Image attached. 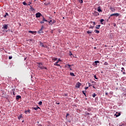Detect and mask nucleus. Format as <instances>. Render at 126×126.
Wrapping results in <instances>:
<instances>
[{"instance_id":"nucleus-1","label":"nucleus","mask_w":126,"mask_h":126,"mask_svg":"<svg viewBox=\"0 0 126 126\" xmlns=\"http://www.w3.org/2000/svg\"><path fill=\"white\" fill-rule=\"evenodd\" d=\"M37 63L38 64L37 66H38L39 68H41V69H44V68H45V69H47V68L46 67H44L43 66V63Z\"/></svg>"},{"instance_id":"nucleus-2","label":"nucleus","mask_w":126,"mask_h":126,"mask_svg":"<svg viewBox=\"0 0 126 126\" xmlns=\"http://www.w3.org/2000/svg\"><path fill=\"white\" fill-rule=\"evenodd\" d=\"M8 27V24H5L2 27V29H4V30H6Z\"/></svg>"},{"instance_id":"nucleus-3","label":"nucleus","mask_w":126,"mask_h":126,"mask_svg":"<svg viewBox=\"0 0 126 126\" xmlns=\"http://www.w3.org/2000/svg\"><path fill=\"white\" fill-rule=\"evenodd\" d=\"M35 16L36 18H39V17H41V16H42V14L40 12H38L36 13Z\"/></svg>"},{"instance_id":"nucleus-4","label":"nucleus","mask_w":126,"mask_h":126,"mask_svg":"<svg viewBox=\"0 0 126 126\" xmlns=\"http://www.w3.org/2000/svg\"><path fill=\"white\" fill-rule=\"evenodd\" d=\"M120 16V14L118 13L112 14L110 15V16Z\"/></svg>"},{"instance_id":"nucleus-5","label":"nucleus","mask_w":126,"mask_h":126,"mask_svg":"<svg viewBox=\"0 0 126 126\" xmlns=\"http://www.w3.org/2000/svg\"><path fill=\"white\" fill-rule=\"evenodd\" d=\"M44 29V26H42L41 28L40 29V30L38 31V33H44V32H43V29Z\"/></svg>"},{"instance_id":"nucleus-6","label":"nucleus","mask_w":126,"mask_h":126,"mask_svg":"<svg viewBox=\"0 0 126 126\" xmlns=\"http://www.w3.org/2000/svg\"><path fill=\"white\" fill-rule=\"evenodd\" d=\"M40 46H41V47H43V48H48L47 45H44V44L42 42L40 43Z\"/></svg>"},{"instance_id":"nucleus-7","label":"nucleus","mask_w":126,"mask_h":126,"mask_svg":"<svg viewBox=\"0 0 126 126\" xmlns=\"http://www.w3.org/2000/svg\"><path fill=\"white\" fill-rule=\"evenodd\" d=\"M80 86H81V83L79 82H78L76 85V87H77V88H79Z\"/></svg>"},{"instance_id":"nucleus-8","label":"nucleus","mask_w":126,"mask_h":126,"mask_svg":"<svg viewBox=\"0 0 126 126\" xmlns=\"http://www.w3.org/2000/svg\"><path fill=\"white\" fill-rule=\"evenodd\" d=\"M120 116H121V113L120 112H116L114 115V116H116V118H117V117H120Z\"/></svg>"},{"instance_id":"nucleus-9","label":"nucleus","mask_w":126,"mask_h":126,"mask_svg":"<svg viewBox=\"0 0 126 126\" xmlns=\"http://www.w3.org/2000/svg\"><path fill=\"white\" fill-rule=\"evenodd\" d=\"M94 16H98L99 15V13H98V12H94L93 13Z\"/></svg>"},{"instance_id":"nucleus-10","label":"nucleus","mask_w":126,"mask_h":126,"mask_svg":"<svg viewBox=\"0 0 126 126\" xmlns=\"http://www.w3.org/2000/svg\"><path fill=\"white\" fill-rule=\"evenodd\" d=\"M29 33H30L31 34H33V35H36V32H33V31H29Z\"/></svg>"},{"instance_id":"nucleus-11","label":"nucleus","mask_w":126,"mask_h":126,"mask_svg":"<svg viewBox=\"0 0 126 126\" xmlns=\"http://www.w3.org/2000/svg\"><path fill=\"white\" fill-rule=\"evenodd\" d=\"M110 9H111V11L114 12L116 10V9H115L114 7H110Z\"/></svg>"},{"instance_id":"nucleus-12","label":"nucleus","mask_w":126,"mask_h":126,"mask_svg":"<svg viewBox=\"0 0 126 126\" xmlns=\"http://www.w3.org/2000/svg\"><path fill=\"white\" fill-rule=\"evenodd\" d=\"M25 113L26 114V115H27V114H30V110H25Z\"/></svg>"},{"instance_id":"nucleus-13","label":"nucleus","mask_w":126,"mask_h":126,"mask_svg":"<svg viewBox=\"0 0 126 126\" xmlns=\"http://www.w3.org/2000/svg\"><path fill=\"white\" fill-rule=\"evenodd\" d=\"M90 23L93 24L94 27L95 26V25H96V23H95V22L91 21Z\"/></svg>"},{"instance_id":"nucleus-14","label":"nucleus","mask_w":126,"mask_h":126,"mask_svg":"<svg viewBox=\"0 0 126 126\" xmlns=\"http://www.w3.org/2000/svg\"><path fill=\"white\" fill-rule=\"evenodd\" d=\"M71 66V65L68 64H66L65 65V67H67V68H70Z\"/></svg>"},{"instance_id":"nucleus-15","label":"nucleus","mask_w":126,"mask_h":126,"mask_svg":"<svg viewBox=\"0 0 126 126\" xmlns=\"http://www.w3.org/2000/svg\"><path fill=\"white\" fill-rule=\"evenodd\" d=\"M97 11H98V12H102V9H101L100 6L97 7Z\"/></svg>"},{"instance_id":"nucleus-16","label":"nucleus","mask_w":126,"mask_h":126,"mask_svg":"<svg viewBox=\"0 0 126 126\" xmlns=\"http://www.w3.org/2000/svg\"><path fill=\"white\" fill-rule=\"evenodd\" d=\"M20 98H21V96L20 95H17L16 97V100H19Z\"/></svg>"},{"instance_id":"nucleus-17","label":"nucleus","mask_w":126,"mask_h":126,"mask_svg":"<svg viewBox=\"0 0 126 126\" xmlns=\"http://www.w3.org/2000/svg\"><path fill=\"white\" fill-rule=\"evenodd\" d=\"M58 63H59V61L54 63V65H57V66H60V65Z\"/></svg>"},{"instance_id":"nucleus-18","label":"nucleus","mask_w":126,"mask_h":126,"mask_svg":"<svg viewBox=\"0 0 126 126\" xmlns=\"http://www.w3.org/2000/svg\"><path fill=\"white\" fill-rule=\"evenodd\" d=\"M94 33H96V34H99V33H100V31L97 30H95L94 31Z\"/></svg>"},{"instance_id":"nucleus-19","label":"nucleus","mask_w":126,"mask_h":126,"mask_svg":"<svg viewBox=\"0 0 126 126\" xmlns=\"http://www.w3.org/2000/svg\"><path fill=\"white\" fill-rule=\"evenodd\" d=\"M32 109H33V110H35L36 111H37V110H38V109H40V107H39L38 106H37L36 107H32Z\"/></svg>"},{"instance_id":"nucleus-20","label":"nucleus","mask_w":126,"mask_h":126,"mask_svg":"<svg viewBox=\"0 0 126 126\" xmlns=\"http://www.w3.org/2000/svg\"><path fill=\"white\" fill-rule=\"evenodd\" d=\"M101 27V25H98L95 27L96 29H100V27Z\"/></svg>"},{"instance_id":"nucleus-21","label":"nucleus","mask_w":126,"mask_h":126,"mask_svg":"<svg viewBox=\"0 0 126 126\" xmlns=\"http://www.w3.org/2000/svg\"><path fill=\"white\" fill-rule=\"evenodd\" d=\"M30 9L32 10V11H34L35 10V9L33 8L32 6H30Z\"/></svg>"},{"instance_id":"nucleus-22","label":"nucleus","mask_w":126,"mask_h":126,"mask_svg":"<svg viewBox=\"0 0 126 126\" xmlns=\"http://www.w3.org/2000/svg\"><path fill=\"white\" fill-rule=\"evenodd\" d=\"M50 3H51V2H50V1H49V2H45V3H44V4H45V5H48V4H50Z\"/></svg>"},{"instance_id":"nucleus-23","label":"nucleus","mask_w":126,"mask_h":126,"mask_svg":"<svg viewBox=\"0 0 126 126\" xmlns=\"http://www.w3.org/2000/svg\"><path fill=\"white\" fill-rule=\"evenodd\" d=\"M100 24H102V25L104 24V23H103V22L104 21V19H101L100 20Z\"/></svg>"},{"instance_id":"nucleus-24","label":"nucleus","mask_w":126,"mask_h":126,"mask_svg":"<svg viewBox=\"0 0 126 126\" xmlns=\"http://www.w3.org/2000/svg\"><path fill=\"white\" fill-rule=\"evenodd\" d=\"M99 63V61H96L94 62V63L95 65H97V63Z\"/></svg>"},{"instance_id":"nucleus-25","label":"nucleus","mask_w":126,"mask_h":126,"mask_svg":"<svg viewBox=\"0 0 126 126\" xmlns=\"http://www.w3.org/2000/svg\"><path fill=\"white\" fill-rule=\"evenodd\" d=\"M87 33L88 34H91V33H92V31H88L87 32Z\"/></svg>"},{"instance_id":"nucleus-26","label":"nucleus","mask_w":126,"mask_h":126,"mask_svg":"<svg viewBox=\"0 0 126 126\" xmlns=\"http://www.w3.org/2000/svg\"><path fill=\"white\" fill-rule=\"evenodd\" d=\"M70 75H71V76H75V75H74V73H70Z\"/></svg>"},{"instance_id":"nucleus-27","label":"nucleus","mask_w":126,"mask_h":126,"mask_svg":"<svg viewBox=\"0 0 126 126\" xmlns=\"http://www.w3.org/2000/svg\"><path fill=\"white\" fill-rule=\"evenodd\" d=\"M6 16H8V13H5V14L4 16V17H6Z\"/></svg>"},{"instance_id":"nucleus-28","label":"nucleus","mask_w":126,"mask_h":126,"mask_svg":"<svg viewBox=\"0 0 126 126\" xmlns=\"http://www.w3.org/2000/svg\"><path fill=\"white\" fill-rule=\"evenodd\" d=\"M23 4H24V5H28L27 3H26V2L25 1L23 2Z\"/></svg>"},{"instance_id":"nucleus-29","label":"nucleus","mask_w":126,"mask_h":126,"mask_svg":"<svg viewBox=\"0 0 126 126\" xmlns=\"http://www.w3.org/2000/svg\"><path fill=\"white\" fill-rule=\"evenodd\" d=\"M43 21H45L46 22H47L48 21L47 20H46V19H45V18H44V17H43Z\"/></svg>"},{"instance_id":"nucleus-30","label":"nucleus","mask_w":126,"mask_h":126,"mask_svg":"<svg viewBox=\"0 0 126 126\" xmlns=\"http://www.w3.org/2000/svg\"><path fill=\"white\" fill-rule=\"evenodd\" d=\"M21 118H22V115H20L18 117V120H20V119H21Z\"/></svg>"},{"instance_id":"nucleus-31","label":"nucleus","mask_w":126,"mask_h":126,"mask_svg":"<svg viewBox=\"0 0 126 126\" xmlns=\"http://www.w3.org/2000/svg\"><path fill=\"white\" fill-rule=\"evenodd\" d=\"M79 1L80 3H83V0H78Z\"/></svg>"},{"instance_id":"nucleus-32","label":"nucleus","mask_w":126,"mask_h":126,"mask_svg":"<svg viewBox=\"0 0 126 126\" xmlns=\"http://www.w3.org/2000/svg\"><path fill=\"white\" fill-rule=\"evenodd\" d=\"M57 60H58V58H53L52 59V61H53V62H55V61H57Z\"/></svg>"},{"instance_id":"nucleus-33","label":"nucleus","mask_w":126,"mask_h":126,"mask_svg":"<svg viewBox=\"0 0 126 126\" xmlns=\"http://www.w3.org/2000/svg\"><path fill=\"white\" fill-rule=\"evenodd\" d=\"M51 23L52 24H54V23H56V20H53L52 22Z\"/></svg>"},{"instance_id":"nucleus-34","label":"nucleus","mask_w":126,"mask_h":126,"mask_svg":"<svg viewBox=\"0 0 126 126\" xmlns=\"http://www.w3.org/2000/svg\"><path fill=\"white\" fill-rule=\"evenodd\" d=\"M49 24H52V22H53V21L51 20L50 21H48Z\"/></svg>"},{"instance_id":"nucleus-35","label":"nucleus","mask_w":126,"mask_h":126,"mask_svg":"<svg viewBox=\"0 0 126 126\" xmlns=\"http://www.w3.org/2000/svg\"><path fill=\"white\" fill-rule=\"evenodd\" d=\"M104 65H108V63L107 62H105L104 63Z\"/></svg>"},{"instance_id":"nucleus-36","label":"nucleus","mask_w":126,"mask_h":126,"mask_svg":"<svg viewBox=\"0 0 126 126\" xmlns=\"http://www.w3.org/2000/svg\"><path fill=\"white\" fill-rule=\"evenodd\" d=\"M89 28L91 29H93V28H94V26H91L90 27H89Z\"/></svg>"},{"instance_id":"nucleus-37","label":"nucleus","mask_w":126,"mask_h":126,"mask_svg":"<svg viewBox=\"0 0 126 126\" xmlns=\"http://www.w3.org/2000/svg\"><path fill=\"white\" fill-rule=\"evenodd\" d=\"M96 94H94V95H92V96L93 97V98H95V97H96Z\"/></svg>"},{"instance_id":"nucleus-38","label":"nucleus","mask_w":126,"mask_h":126,"mask_svg":"<svg viewBox=\"0 0 126 126\" xmlns=\"http://www.w3.org/2000/svg\"><path fill=\"white\" fill-rule=\"evenodd\" d=\"M83 94H84V95H85V96H86V93H85V92L83 91Z\"/></svg>"},{"instance_id":"nucleus-39","label":"nucleus","mask_w":126,"mask_h":126,"mask_svg":"<svg viewBox=\"0 0 126 126\" xmlns=\"http://www.w3.org/2000/svg\"><path fill=\"white\" fill-rule=\"evenodd\" d=\"M38 104L39 105H42V104H43V102H42V101H39Z\"/></svg>"},{"instance_id":"nucleus-40","label":"nucleus","mask_w":126,"mask_h":126,"mask_svg":"<svg viewBox=\"0 0 126 126\" xmlns=\"http://www.w3.org/2000/svg\"><path fill=\"white\" fill-rule=\"evenodd\" d=\"M69 56H72V53H71V51H69Z\"/></svg>"},{"instance_id":"nucleus-41","label":"nucleus","mask_w":126,"mask_h":126,"mask_svg":"<svg viewBox=\"0 0 126 126\" xmlns=\"http://www.w3.org/2000/svg\"><path fill=\"white\" fill-rule=\"evenodd\" d=\"M94 78H95V79H98V78H97L96 75H94Z\"/></svg>"},{"instance_id":"nucleus-42","label":"nucleus","mask_w":126,"mask_h":126,"mask_svg":"<svg viewBox=\"0 0 126 126\" xmlns=\"http://www.w3.org/2000/svg\"><path fill=\"white\" fill-rule=\"evenodd\" d=\"M11 59H12V57L9 56V60H11Z\"/></svg>"},{"instance_id":"nucleus-43","label":"nucleus","mask_w":126,"mask_h":126,"mask_svg":"<svg viewBox=\"0 0 126 126\" xmlns=\"http://www.w3.org/2000/svg\"><path fill=\"white\" fill-rule=\"evenodd\" d=\"M32 3V2H29L28 5H30Z\"/></svg>"},{"instance_id":"nucleus-44","label":"nucleus","mask_w":126,"mask_h":126,"mask_svg":"<svg viewBox=\"0 0 126 126\" xmlns=\"http://www.w3.org/2000/svg\"><path fill=\"white\" fill-rule=\"evenodd\" d=\"M85 89H86V90H87V89H88V87H86L85 88Z\"/></svg>"},{"instance_id":"nucleus-45","label":"nucleus","mask_w":126,"mask_h":126,"mask_svg":"<svg viewBox=\"0 0 126 126\" xmlns=\"http://www.w3.org/2000/svg\"><path fill=\"white\" fill-rule=\"evenodd\" d=\"M67 116H69V113H67V114H66V117H67Z\"/></svg>"},{"instance_id":"nucleus-46","label":"nucleus","mask_w":126,"mask_h":126,"mask_svg":"<svg viewBox=\"0 0 126 126\" xmlns=\"http://www.w3.org/2000/svg\"><path fill=\"white\" fill-rule=\"evenodd\" d=\"M40 23H41V24H42V23H44V21L40 22Z\"/></svg>"},{"instance_id":"nucleus-47","label":"nucleus","mask_w":126,"mask_h":126,"mask_svg":"<svg viewBox=\"0 0 126 126\" xmlns=\"http://www.w3.org/2000/svg\"><path fill=\"white\" fill-rule=\"evenodd\" d=\"M105 95H108V93L107 92H106L105 93Z\"/></svg>"},{"instance_id":"nucleus-48","label":"nucleus","mask_w":126,"mask_h":126,"mask_svg":"<svg viewBox=\"0 0 126 126\" xmlns=\"http://www.w3.org/2000/svg\"><path fill=\"white\" fill-rule=\"evenodd\" d=\"M121 69H122V70H125V68L124 67H122Z\"/></svg>"},{"instance_id":"nucleus-49","label":"nucleus","mask_w":126,"mask_h":126,"mask_svg":"<svg viewBox=\"0 0 126 126\" xmlns=\"http://www.w3.org/2000/svg\"><path fill=\"white\" fill-rule=\"evenodd\" d=\"M88 84H89V87H90V86H91V85H90V83H89V82L88 83Z\"/></svg>"},{"instance_id":"nucleus-50","label":"nucleus","mask_w":126,"mask_h":126,"mask_svg":"<svg viewBox=\"0 0 126 126\" xmlns=\"http://www.w3.org/2000/svg\"><path fill=\"white\" fill-rule=\"evenodd\" d=\"M94 50H96V49H97V48H96V47H94Z\"/></svg>"},{"instance_id":"nucleus-51","label":"nucleus","mask_w":126,"mask_h":126,"mask_svg":"<svg viewBox=\"0 0 126 126\" xmlns=\"http://www.w3.org/2000/svg\"><path fill=\"white\" fill-rule=\"evenodd\" d=\"M92 83H94V84H95V83H96V82H94V81H93L92 82Z\"/></svg>"},{"instance_id":"nucleus-52","label":"nucleus","mask_w":126,"mask_h":126,"mask_svg":"<svg viewBox=\"0 0 126 126\" xmlns=\"http://www.w3.org/2000/svg\"><path fill=\"white\" fill-rule=\"evenodd\" d=\"M30 41H31L32 42L33 39H30Z\"/></svg>"},{"instance_id":"nucleus-53","label":"nucleus","mask_w":126,"mask_h":126,"mask_svg":"<svg viewBox=\"0 0 126 126\" xmlns=\"http://www.w3.org/2000/svg\"><path fill=\"white\" fill-rule=\"evenodd\" d=\"M123 74H126V72H123Z\"/></svg>"},{"instance_id":"nucleus-54","label":"nucleus","mask_w":126,"mask_h":126,"mask_svg":"<svg viewBox=\"0 0 126 126\" xmlns=\"http://www.w3.org/2000/svg\"><path fill=\"white\" fill-rule=\"evenodd\" d=\"M38 126H42L41 124H38Z\"/></svg>"},{"instance_id":"nucleus-55","label":"nucleus","mask_w":126,"mask_h":126,"mask_svg":"<svg viewBox=\"0 0 126 126\" xmlns=\"http://www.w3.org/2000/svg\"><path fill=\"white\" fill-rule=\"evenodd\" d=\"M69 69H70V70H72L71 67H70V68H69Z\"/></svg>"},{"instance_id":"nucleus-56","label":"nucleus","mask_w":126,"mask_h":126,"mask_svg":"<svg viewBox=\"0 0 126 126\" xmlns=\"http://www.w3.org/2000/svg\"><path fill=\"white\" fill-rule=\"evenodd\" d=\"M93 88H95V86H93Z\"/></svg>"},{"instance_id":"nucleus-57","label":"nucleus","mask_w":126,"mask_h":126,"mask_svg":"<svg viewBox=\"0 0 126 126\" xmlns=\"http://www.w3.org/2000/svg\"><path fill=\"white\" fill-rule=\"evenodd\" d=\"M57 104H58V105H60V103H58Z\"/></svg>"},{"instance_id":"nucleus-58","label":"nucleus","mask_w":126,"mask_h":126,"mask_svg":"<svg viewBox=\"0 0 126 126\" xmlns=\"http://www.w3.org/2000/svg\"><path fill=\"white\" fill-rule=\"evenodd\" d=\"M65 96H67V94H65Z\"/></svg>"},{"instance_id":"nucleus-59","label":"nucleus","mask_w":126,"mask_h":126,"mask_svg":"<svg viewBox=\"0 0 126 126\" xmlns=\"http://www.w3.org/2000/svg\"><path fill=\"white\" fill-rule=\"evenodd\" d=\"M13 95H14V92H13Z\"/></svg>"},{"instance_id":"nucleus-60","label":"nucleus","mask_w":126,"mask_h":126,"mask_svg":"<svg viewBox=\"0 0 126 126\" xmlns=\"http://www.w3.org/2000/svg\"><path fill=\"white\" fill-rule=\"evenodd\" d=\"M22 123H24V121H22Z\"/></svg>"},{"instance_id":"nucleus-61","label":"nucleus","mask_w":126,"mask_h":126,"mask_svg":"<svg viewBox=\"0 0 126 126\" xmlns=\"http://www.w3.org/2000/svg\"><path fill=\"white\" fill-rule=\"evenodd\" d=\"M59 61H61V60H59Z\"/></svg>"}]
</instances>
